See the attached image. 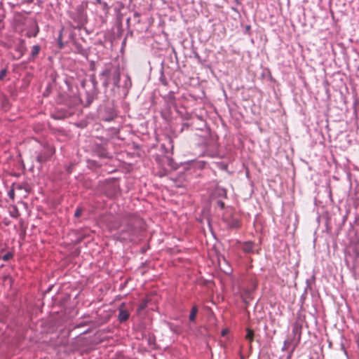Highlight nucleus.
I'll return each mask as SVG.
<instances>
[{"label": "nucleus", "instance_id": "1", "mask_svg": "<svg viewBox=\"0 0 359 359\" xmlns=\"http://www.w3.org/2000/svg\"><path fill=\"white\" fill-rule=\"evenodd\" d=\"M193 127L198 131L196 134L198 137V144L206 148L205 153L211 157L218 155V137L212 133L207 126V123L201 117L197 116L193 119Z\"/></svg>", "mask_w": 359, "mask_h": 359}, {"label": "nucleus", "instance_id": "2", "mask_svg": "<svg viewBox=\"0 0 359 359\" xmlns=\"http://www.w3.org/2000/svg\"><path fill=\"white\" fill-rule=\"evenodd\" d=\"M120 76L121 70L119 66L111 62L105 64L99 74L100 79L104 88L116 84L118 81Z\"/></svg>", "mask_w": 359, "mask_h": 359}, {"label": "nucleus", "instance_id": "3", "mask_svg": "<svg viewBox=\"0 0 359 359\" xmlns=\"http://www.w3.org/2000/svg\"><path fill=\"white\" fill-rule=\"evenodd\" d=\"M132 87L130 77L128 74L120 76L118 81L111 87V91L114 96L118 99H124L128 95Z\"/></svg>", "mask_w": 359, "mask_h": 359}, {"label": "nucleus", "instance_id": "4", "mask_svg": "<svg viewBox=\"0 0 359 359\" xmlns=\"http://www.w3.org/2000/svg\"><path fill=\"white\" fill-rule=\"evenodd\" d=\"M138 233V230L135 225V219L133 218H128L120 233L119 238L123 241H133L135 239Z\"/></svg>", "mask_w": 359, "mask_h": 359}, {"label": "nucleus", "instance_id": "5", "mask_svg": "<svg viewBox=\"0 0 359 359\" xmlns=\"http://www.w3.org/2000/svg\"><path fill=\"white\" fill-rule=\"evenodd\" d=\"M55 153V148L49 144L43 145L42 149L37 153L36 161L40 163H43L48 161Z\"/></svg>", "mask_w": 359, "mask_h": 359}, {"label": "nucleus", "instance_id": "6", "mask_svg": "<svg viewBox=\"0 0 359 359\" xmlns=\"http://www.w3.org/2000/svg\"><path fill=\"white\" fill-rule=\"evenodd\" d=\"M117 114L113 107L107 106L104 108L102 115V119L105 121L110 122L116 118Z\"/></svg>", "mask_w": 359, "mask_h": 359}, {"label": "nucleus", "instance_id": "7", "mask_svg": "<svg viewBox=\"0 0 359 359\" xmlns=\"http://www.w3.org/2000/svg\"><path fill=\"white\" fill-rule=\"evenodd\" d=\"M39 32V28L36 22L31 23L26 29L25 36L28 38L36 37Z\"/></svg>", "mask_w": 359, "mask_h": 359}, {"label": "nucleus", "instance_id": "8", "mask_svg": "<svg viewBox=\"0 0 359 359\" xmlns=\"http://www.w3.org/2000/svg\"><path fill=\"white\" fill-rule=\"evenodd\" d=\"M41 50V47L40 45H34L31 48V52L28 57V62H34L37 58Z\"/></svg>", "mask_w": 359, "mask_h": 359}, {"label": "nucleus", "instance_id": "9", "mask_svg": "<svg viewBox=\"0 0 359 359\" xmlns=\"http://www.w3.org/2000/svg\"><path fill=\"white\" fill-rule=\"evenodd\" d=\"M162 165L165 168V169H175L176 167L174 164L173 159L170 156H164L162 158Z\"/></svg>", "mask_w": 359, "mask_h": 359}, {"label": "nucleus", "instance_id": "10", "mask_svg": "<svg viewBox=\"0 0 359 359\" xmlns=\"http://www.w3.org/2000/svg\"><path fill=\"white\" fill-rule=\"evenodd\" d=\"M129 316L130 313L127 310L123 309H119L118 320L120 323L126 321L129 318Z\"/></svg>", "mask_w": 359, "mask_h": 359}, {"label": "nucleus", "instance_id": "11", "mask_svg": "<svg viewBox=\"0 0 359 359\" xmlns=\"http://www.w3.org/2000/svg\"><path fill=\"white\" fill-rule=\"evenodd\" d=\"M74 113V109H69L68 110H64V111L62 112L61 114L54 115L53 117L55 119L65 118L69 117Z\"/></svg>", "mask_w": 359, "mask_h": 359}, {"label": "nucleus", "instance_id": "12", "mask_svg": "<svg viewBox=\"0 0 359 359\" xmlns=\"http://www.w3.org/2000/svg\"><path fill=\"white\" fill-rule=\"evenodd\" d=\"M223 195H224V189L217 188L210 194V198L211 200H214L217 197L222 196Z\"/></svg>", "mask_w": 359, "mask_h": 359}, {"label": "nucleus", "instance_id": "13", "mask_svg": "<svg viewBox=\"0 0 359 359\" xmlns=\"http://www.w3.org/2000/svg\"><path fill=\"white\" fill-rule=\"evenodd\" d=\"M149 300L147 298L142 299L138 306L137 311L141 312L147 307Z\"/></svg>", "mask_w": 359, "mask_h": 359}, {"label": "nucleus", "instance_id": "14", "mask_svg": "<svg viewBox=\"0 0 359 359\" xmlns=\"http://www.w3.org/2000/svg\"><path fill=\"white\" fill-rule=\"evenodd\" d=\"M15 50L20 53V56L18 57V58H20L25 54L26 51V47L23 44V41L20 45L16 47Z\"/></svg>", "mask_w": 359, "mask_h": 359}, {"label": "nucleus", "instance_id": "15", "mask_svg": "<svg viewBox=\"0 0 359 359\" xmlns=\"http://www.w3.org/2000/svg\"><path fill=\"white\" fill-rule=\"evenodd\" d=\"M198 313V309L196 306H194L192 308H191V311L190 312V314H189V320L190 321H194L195 319H196V316Z\"/></svg>", "mask_w": 359, "mask_h": 359}, {"label": "nucleus", "instance_id": "16", "mask_svg": "<svg viewBox=\"0 0 359 359\" xmlns=\"http://www.w3.org/2000/svg\"><path fill=\"white\" fill-rule=\"evenodd\" d=\"M229 227L230 229H236L240 227V222L237 218H234L231 222L229 224Z\"/></svg>", "mask_w": 359, "mask_h": 359}, {"label": "nucleus", "instance_id": "17", "mask_svg": "<svg viewBox=\"0 0 359 359\" xmlns=\"http://www.w3.org/2000/svg\"><path fill=\"white\" fill-rule=\"evenodd\" d=\"M74 46L78 53L82 55H84L86 53V50L82 46L81 44L76 43Z\"/></svg>", "mask_w": 359, "mask_h": 359}, {"label": "nucleus", "instance_id": "18", "mask_svg": "<svg viewBox=\"0 0 359 359\" xmlns=\"http://www.w3.org/2000/svg\"><path fill=\"white\" fill-rule=\"evenodd\" d=\"M245 339L249 340L250 342L253 341L254 339V332L250 329L247 330V334L245 335Z\"/></svg>", "mask_w": 359, "mask_h": 359}, {"label": "nucleus", "instance_id": "19", "mask_svg": "<svg viewBox=\"0 0 359 359\" xmlns=\"http://www.w3.org/2000/svg\"><path fill=\"white\" fill-rule=\"evenodd\" d=\"M13 257V253L12 252H8L4 255L0 259L4 262H7Z\"/></svg>", "mask_w": 359, "mask_h": 359}, {"label": "nucleus", "instance_id": "20", "mask_svg": "<svg viewBox=\"0 0 359 359\" xmlns=\"http://www.w3.org/2000/svg\"><path fill=\"white\" fill-rule=\"evenodd\" d=\"M193 166L195 168H198L202 169L205 167V163L202 161H193Z\"/></svg>", "mask_w": 359, "mask_h": 359}, {"label": "nucleus", "instance_id": "21", "mask_svg": "<svg viewBox=\"0 0 359 359\" xmlns=\"http://www.w3.org/2000/svg\"><path fill=\"white\" fill-rule=\"evenodd\" d=\"M90 81L92 83L93 87L94 89H97V81L96 80L95 76L94 74L91 75L90 77Z\"/></svg>", "mask_w": 359, "mask_h": 359}, {"label": "nucleus", "instance_id": "22", "mask_svg": "<svg viewBox=\"0 0 359 359\" xmlns=\"http://www.w3.org/2000/svg\"><path fill=\"white\" fill-rule=\"evenodd\" d=\"M83 212V209L81 207H77L74 215V217L79 218Z\"/></svg>", "mask_w": 359, "mask_h": 359}, {"label": "nucleus", "instance_id": "23", "mask_svg": "<svg viewBox=\"0 0 359 359\" xmlns=\"http://www.w3.org/2000/svg\"><path fill=\"white\" fill-rule=\"evenodd\" d=\"M8 196L11 200L13 201L15 199V189L13 187L8 191Z\"/></svg>", "mask_w": 359, "mask_h": 359}, {"label": "nucleus", "instance_id": "24", "mask_svg": "<svg viewBox=\"0 0 359 359\" xmlns=\"http://www.w3.org/2000/svg\"><path fill=\"white\" fill-rule=\"evenodd\" d=\"M6 72H7L6 69H3L0 72V81L4 79V78L5 77L6 74Z\"/></svg>", "mask_w": 359, "mask_h": 359}, {"label": "nucleus", "instance_id": "25", "mask_svg": "<svg viewBox=\"0 0 359 359\" xmlns=\"http://www.w3.org/2000/svg\"><path fill=\"white\" fill-rule=\"evenodd\" d=\"M217 204L218 206H219L222 209L224 208V203L222 199H218L217 201Z\"/></svg>", "mask_w": 359, "mask_h": 359}, {"label": "nucleus", "instance_id": "26", "mask_svg": "<svg viewBox=\"0 0 359 359\" xmlns=\"http://www.w3.org/2000/svg\"><path fill=\"white\" fill-rule=\"evenodd\" d=\"M189 126L188 123H183L180 128V132H182L185 128H188Z\"/></svg>", "mask_w": 359, "mask_h": 359}, {"label": "nucleus", "instance_id": "27", "mask_svg": "<svg viewBox=\"0 0 359 359\" xmlns=\"http://www.w3.org/2000/svg\"><path fill=\"white\" fill-rule=\"evenodd\" d=\"M353 252H354L355 257L356 258L358 257V256H359V250H358V248H357L356 245H354Z\"/></svg>", "mask_w": 359, "mask_h": 359}, {"label": "nucleus", "instance_id": "28", "mask_svg": "<svg viewBox=\"0 0 359 359\" xmlns=\"http://www.w3.org/2000/svg\"><path fill=\"white\" fill-rule=\"evenodd\" d=\"M217 164L218 165V167L222 170L224 169V163L222 161L217 162Z\"/></svg>", "mask_w": 359, "mask_h": 359}, {"label": "nucleus", "instance_id": "29", "mask_svg": "<svg viewBox=\"0 0 359 359\" xmlns=\"http://www.w3.org/2000/svg\"><path fill=\"white\" fill-rule=\"evenodd\" d=\"M160 81L163 84V85H166L167 84V82H166V80L164 78V76L162 74L161 78H160Z\"/></svg>", "mask_w": 359, "mask_h": 359}, {"label": "nucleus", "instance_id": "30", "mask_svg": "<svg viewBox=\"0 0 359 359\" xmlns=\"http://www.w3.org/2000/svg\"><path fill=\"white\" fill-rule=\"evenodd\" d=\"M220 334H221V336L222 337H224V334H225V332H224V328H222L220 331Z\"/></svg>", "mask_w": 359, "mask_h": 359}, {"label": "nucleus", "instance_id": "31", "mask_svg": "<svg viewBox=\"0 0 359 359\" xmlns=\"http://www.w3.org/2000/svg\"><path fill=\"white\" fill-rule=\"evenodd\" d=\"M67 172H68L69 173H70V172H72V171H71V168H70V167H68V168H67Z\"/></svg>", "mask_w": 359, "mask_h": 359}, {"label": "nucleus", "instance_id": "32", "mask_svg": "<svg viewBox=\"0 0 359 359\" xmlns=\"http://www.w3.org/2000/svg\"><path fill=\"white\" fill-rule=\"evenodd\" d=\"M97 3L98 4H102V1L101 0H95Z\"/></svg>", "mask_w": 359, "mask_h": 359}, {"label": "nucleus", "instance_id": "33", "mask_svg": "<svg viewBox=\"0 0 359 359\" xmlns=\"http://www.w3.org/2000/svg\"><path fill=\"white\" fill-rule=\"evenodd\" d=\"M149 344H151V337H149Z\"/></svg>", "mask_w": 359, "mask_h": 359}, {"label": "nucleus", "instance_id": "34", "mask_svg": "<svg viewBox=\"0 0 359 359\" xmlns=\"http://www.w3.org/2000/svg\"><path fill=\"white\" fill-rule=\"evenodd\" d=\"M81 85L84 86V81H82Z\"/></svg>", "mask_w": 359, "mask_h": 359}, {"label": "nucleus", "instance_id": "35", "mask_svg": "<svg viewBox=\"0 0 359 359\" xmlns=\"http://www.w3.org/2000/svg\"><path fill=\"white\" fill-rule=\"evenodd\" d=\"M15 213H13V215H11V217H15Z\"/></svg>", "mask_w": 359, "mask_h": 359}, {"label": "nucleus", "instance_id": "36", "mask_svg": "<svg viewBox=\"0 0 359 359\" xmlns=\"http://www.w3.org/2000/svg\"><path fill=\"white\" fill-rule=\"evenodd\" d=\"M15 213H13V215H11V217H15Z\"/></svg>", "mask_w": 359, "mask_h": 359}]
</instances>
